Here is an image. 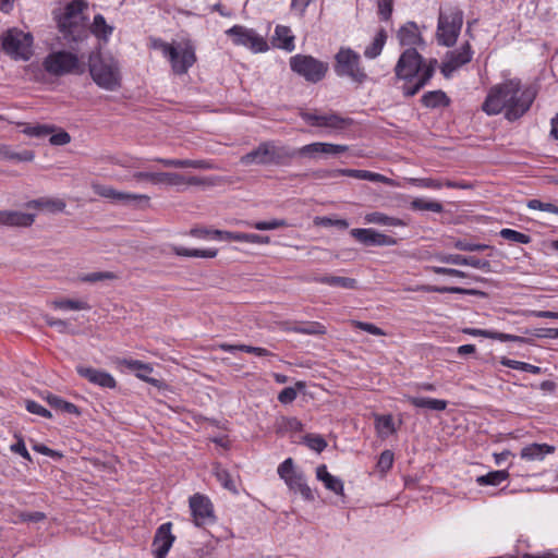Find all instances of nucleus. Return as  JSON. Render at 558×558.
Listing matches in <instances>:
<instances>
[{
	"label": "nucleus",
	"mask_w": 558,
	"mask_h": 558,
	"mask_svg": "<svg viewBox=\"0 0 558 558\" xmlns=\"http://www.w3.org/2000/svg\"><path fill=\"white\" fill-rule=\"evenodd\" d=\"M376 429L379 435H391L396 432L393 418L390 414L377 415L375 418Z\"/></svg>",
	"instance_id": "8fccbe9b"
},
{
	"label": "nucleus",
	"mask_w": 558,
	"mask_h": 558,
	"mask_svg": "<svg viewBox=\"0 0 558 558\" xmlns=\"http://www.w3.org/2000/svg\"><path fill=\"white\" fill-rule=\"evenodd\" d=\"M248 227L254 228L256 230H275L279 228L288 227V222L284 219H271L269 221H256L252 223H247Z\"/></svg>",
	"instance_id": "052dcab7"
},
{
	"label": "nucleus",
	"mask_w": 558,
	"mask_h": 558,
	"mask_svg": "<svg viewBox=\"0 0 558 558\" xmlns=\"http://www.w3.org/2000/svg\"><path fill=\"white\" fill-rule=\"evenodd\" d=\"M168 185L175 186L180 190L181 186L187 185H204L206 184V179L197 177V175H184L178 172H156V182L155 185Z\"/></svg>",
	"instance_id": "412c9836"
},
{
	"label": "nucleus",
	"mask_w": 558,
	"mask_h": 558,
	"mask_svg": "<svg viewBox=\"0 0 558 558\" xmlns=\"http://www.w3.org/2000/svg\"><path fill=\"white\" fill-rule=\"evenodd\" d=\"M534 100V94L515 80H507L494 85L482 105V110L488 116H496L505 111L508 121L520 119L530 108Z\"/></svg>",
	"instance_id": "f257e3e1"
},
{
	"label": "nucleus",
	"mask_w": 558,
	"mask_h": 558,
	"mask_svg": "<svg viewBox=\"0 0 558 558\" xmlns=\"http://www.w3.org/2000/svg\"><path fill=\"white\" fill-rule=\"evenodd\" d=\"M114 278H116V275L113 272L96 271V272H90V274L84 275L80 279L83 282L94 283V282L102 281V280H112Z\"/></svg>",
	"instance_id": "338daca9"
},
{
	"label": "nucleus",
	"mask_w": 558,
	"mask_h": 558,
	"mask_svg": "<svg viewBox=\"0 0 558 558\" xmlns=\"http://www.w3.org/2000/svg\"><path fill=\"white\" fill-rule=\"evenodd\" d=\"M378 15L383 21H388L393 11V0H377Z\"/></svg>",
	"instance_id": "774afa93"
},
{
	"label": "nucleus",
	"mask_w": 558,
	"mask_h": 558,
	"mask_svg": "<svg viewBox=\"0 0 558 558\" xmlns=\"http://www.w3.org/2000/svg\"><path fill=\"white\" fill-rule=\"evenodd\" d=\"M87 8V4L83 0H72L64 8V13L59 17L58 21H74L81 19H87L84 16L83 11Z\"/></svg>",
	"instance_id": "c9c22d12"
},
{
	"label": "nucleus",
	"mask_w": 558,
	"mask_h": 558,
	"mask_svg": "<svg viewBox=\"0 0 558 558\" xmlns=\"http://www.w3.org/2000/svg\"><path fill=\"white\" fill-rule=\"evenodd\" d=\"M435 62H432V64L428 68H425L423 74L420 78H415L413 82L414 84L411 86H404L403 87V95L405 97H413L416 95L427 83L432 80L434 76V68L433 64Z\"/></svg>",
	"instance_id": "4c0bfd02"
},
{
	"label": "nucleus",
	"mask_w": 558,
	"mask_h": 558,
	"mask_svg": "<svg viewBox=\"0 0 558 558\" xmlns=\"http://www.w3.org/2000/svg\"><path fill=\"white\" fill-rule=\"evenodd\" d=\"M287 486L295 493L299 492L303 499L307 501H313L315 499L314 494L311 487L306 484L305 477L302 473L289 478Z\"/></svg>",
	"instance_id": "f704fd0d"
},
{
	"label": "nucleus",
	"mask_w": 558,
	"mask_h": 558,
	"mask_svg": "<svg viewBox=\"0 0 558 558\" xmlns=\"http://www.w3.org/2000/svg\"><path fill=\"white\" fill-rule=\"evenodd\" d=\"M555 452V447L547 444H531L521 449L520 457L526 461H542L544 458Z\"/></svg>",
	"instance_id": "bb28decb"
},
{
	"label": "nucleus",
	"mask_w": 558,
	"mask_h": 558,
	"mask_svg": "<svg viewBox=\"0 0 558 558\" xmlns=\"http://www.w3.org/2000/svg\"><path fill=\"white\" fill-rule=\"evenodd\" d=\"M76 372L81 377L101 388L114 389L117 387L114 377L105 371L88 366H77Z\"/></svg>",
	"instance_id": "5701e85b"
},
{
	"label": "nucleus",
	"mask_w": 558,
	"mask_h": 558,
	"mask_svg": "<svg viewBox=\"0 0 558 558\" xmlns=\"http://www.w3.org/2000/svg\"><path fill=\"white\" fill-rule=\"evenodd\" d=\"M428 292H437V293H454V294H468V295H477L480 291L474 289H463L459 287H427L425 289Z\"/></svg>",
	"instance_id": "bf43d9fd"
},
{
	"label": "nucleus",
	"mask_w": 558,
	"mask_h": 558,
	"mask_svg": "<svg viewBox=\"0 0 558 558\" xmlns=\"http://www.w3.org/2000/svg\"><path fill=\"white\" fill-rule=\"evenodd\" d=\"M226 35L232 38L234 45L244 46L254 52H265L268 50L267 41L253 28L234 25L226 31Z\"/></svg>",
	"instance_id": "f8f14e48"
},
{
	"label": "nucleus",
	"mask_w": 558,
	"mask_h": 558,
	"mask_svg": "<svg viewBox=\"0 0 558 558\" xmlns=\"http://www.w3.org/2000/svg\"><path fill=\"white\" fill-rule=\"evenodd\" d=\"M193 522L204 526L215 522L214 506L207 496L195 494L189 500Z\"/></svg>",
	"instance_id": "2eb2a0df"
},
{
	"label": "nucleus",
	"mask_w": 558,
	"mask_h": 558,
	"mask_svg": "<svg viewBox=\"0 0 558 558\" xmlns=\"http://www.w3.org/2000/svg\"><path fill=\"white\" fill-rule=\"evenodd\" d=\"M408 402L420 409H427L430 411H445L447 408V401L442 399H433L428 397L407 396Z\"/></svg>",
	"instance_id": "c756f323"
},
{
	"label": "nucleus",
	"mask_w": 558,
	"mask_h": 558,
	"mask_svg": "<svg viewBox=\"0 0 558 558\" xmlns=\"http://www.w3.org/2000/svg\"><path fill=\"white\" fill-rule=\"evenodd\" d=\"M277 472L286 484L288 483L289 478H292L294 475L299 474V472L294 471V463L292 458H288L282 463H280Z\"/></svg>",
	"instance_id": "680f3d73"
},
{
	"label": "nucleus",
	"mask_w": 558,
	"mask_h": 558,
	"mask_svg": "<svg viewBox=\"0 0 558 558\" xmlns=\"http://www.w3.org/2000/svg\"><path fill=\"white\" fill-rule=\"evenodd\" d=\"M432 62L434 72L438 65V61L435 58L428 60L418 53L416 48L405 49L399 57L395 65V75L398 80L407 83H412L415 78H420L425 68H428Z\"/></svg>",
	"instance_id": "20e7f679"
},
{
	"label": "nucleus",
	"mask_w": 558,
	"mask_h": 558,
	"mask_svg": "<svg viewBox=\"0 0 558 558\" xmlns=\"http://www.w3.org/2000/svg\"><path fill=\"white\" fill-rule=\"evenodd\" d=\"M154 48L160 49L163 56L168 58L174 74H186L196 62L195 46L191 39H184L177 45L156 39L154 40Z\"/></svg>",
	"instance_id": "7ed1b4c3"
},
{
	"label": "nucleus",
	"mask_w": 558,
	"mask_h": 558,
	"mask_svg": "<svg viewBox=\"0 0 558 558\" xmlns=\"http://www.w3.org/2000/svg\"><path fill=\"white\" fill-rule=\"evenodd\" d=\"M474 51L469 41L462 44L458 49L447 51L440 65V72L446 78L461 66L471 62Z\"/></svg>",
	"instance_id": "ddd939ff"
},
{
	"label": "nucleus",
	"mask_w": 558,
	"mask_h": 558,
	"mask_svg": "<svg viewBox=\"0 0 558 558\" xmlns=\"http://www.w3.org/2000/svg\"><path fill=\"white\" fill-rule=\"evenodd\" d=\"M89 34L92 33L95 35L98 39H101L104 41H108L109 37L113 33V27L108 25L104 15L96 14L94 16L93 23L89 25Z\"/></svg>",
	"instance_id": "72a5a7b5"
},
{
	"label": "nucleus",
	"mask_w": 558,
	"mask_h": 558,
	"mask_svg": "<svg viewBox=\"0 0 558 558\" xmlns=\"http://www.w3.org/2000/svg\"><path fill=\"white\" fill-rule=\"evenodd\" d=\"M303 442L317 453L323 452L327 447V441L318 434H307L303 437Z\"/></svg>",
	"instance_id": "4d7b16f0"
},
{
	"label": "nucleus",
	"mask_w": 558,
	"mask_h": 558,
	"mask_svg": "<svg viewBox=\"0 0 558 558\" xmlns=\"http://www.w3.org/2000/svg\"><path fill=\"white\" fill-rule=\"evenodd\" d=\"M500 364L512 369L523 371L534 375H538L542 373V368L539 366L526 362L511 360L508 357H501Z\"/></svg>",
	"instance_id": "09e8293b"
},
{
	"label": "nucleus",
	"mask_w": 558,
	"mask_h": 558,
	"mask_svg": "<svg viewBox=\"0 0 558 558\" xmlns=\"http://www.w3.org/2000/svg\"><path fill=\"white\" fill-rule=\"evenodd\" d=\"M349 149L347 145L315 142L299 148H291L292 160L295 157L317 159L322 155L338 156Z\"/></svg>",
	"instance_id": "4468645a"
},
{
	"label": "nucleus",
	"mask_w": 558,
	"mask_h": 558,
	"mask_svg": "<svg viewBox=\"0 0 558 558\" xmlns=\"http://www.w3.org/2000/svg\"><path fill=\"white\" fill-rule=\"evenodd\" d=\"M58 26L63 37L73 43H80L88 38L89 27L88 19L74 21H58Z\"/></svg>",
	"instance_id": "aec40b11"
},
{
	"label": "nucleus",
	"mask_w": 558,
	"mask_h": 558,
	"mask_svg": "<svg viewBox=\"0 0 558 558\" xmlns=\"http://www.w3.org/2000/svg\"><path fill=\"white\" fill-rule=\"evenodd\" d=\"M290 69L308 83L323 81L329 70V64L310 54H295L289 60Z\"/></svg>",
	"instance_id": "1a4fd4ad"
},
{
	"label": "nucleus",
	"mask_w": 558,
	"mask_h": 558,
	"mask_svg": "<svg viewBox=\"0 0 558 558\" xmlns=\"http://www.w3.org/2000/svg\"><path fill=\"white\" fill-rule=\"evenodd\" d=\"M220 349L225 352H230V353H233L235 351H242V352L251 353V354H254V355L260 356V357L274 355L270 351H268L265 348L253 347V345H247V344L222 343V344H220Z\"/></svg>",
	"instance_id": "a19ab883"
},
{
	"label": "nucleus",
	"mask_w": 558,
	"mask_h": 558,
	"mask_svg": "<svg viewBox=\"0 0 558 558\" xmlns=\"http://www.w3.org/2000/svg\"><path fill=\"white\" fill-rule=\"evenodd\" d=\"M215 475L217 481L223 486V488L230 490L233 494H238L235 482L232 475L223 468L217 466L215 469Z\"/></svg>",
	"instance_id": "3c124183"
},
{
	"label": "nucleus",
	"mask_w": 558,
	"mask_h": 558,
	"mask_svg": "<svg viewBox=\"0 0 558 558\" xmlns=\"http://www.w3.org/2000/svg\"><path fill=\"white\" fill-rule=\"evenodd\" d=\"M114 363L119 368L125 367L126 369L134 372L137 378L153 385L154 387L161 388L163 386L162 380L149 377V374L153 373L154 368L148 363H144L140 360L120 357H118Z\"/></svg>",
	"instance_id": "a211bd4d"
},
{
	"label": "nucleus",
	"mask_w": 558,
	"mask_h": 558,
	"mask_svg": "<svg viewBox=\"0 0 558 558\" xmlns=\"http://www.w3.org/2000/svg\"><path fill=\"white\" fill-rule=\"evenodd\" d=\"M393 464V452L391 450H384L377 461V469L386 473L388 472Z\"/></svg>",
	"instance_id": "69168bd1"
},
{
	"label": "nucleus",
	"mask_w": 558,
	"mask_h": 558,
	"mask_svg": "<svg viewBox=\"0 0 558 558\" xmlns=\"http://www.w3.org/2000/svg\"><path fill=\"white\" fill-rule=\"evenodd\" d=\"M240 162L244 166H290L292 162L291 147L277 145L274 141L260 143L255 149L243 155Z\"/></svg>",
	"instance_id": "f03ea898"
},
{
	"label": "nucleus",
	"mask_w": 558,
	"mask_h": 558,
	"mask_svg": "<svg viewBox=\"0 0 558 558\" xmlns=\"http://www.w3.org/2000/svg\"><path fill=\"white\" fill-rule=\"evenodd\" d=\"M35 220V215L17 210H0V226L29 227Z\"/></svg>",
	"instance_id": "393cba45"
},
{
	"label": "nucleus",
	"mask_w": 558,
	"mask_h": 558,
	"mask_svg": "<svg viewBox=\"0 0 558 558\" xmlns=\"http://www.w3.org/2000/svg\"><path fill=\"white\" fill-rule=\"evenodd\" d=\"M34 157L35 154L32 150H23L21 153H15L11 149L9 145L0 144V159L14 160L19 162H28L32 161Z\"/></svg>",
	"instance_id": "37998d69"
},
{
	"label": "nucleus",
	"mask_w": 558,
	"mask_h": 558,
	"mask_svg": "<svg viewBox=\"0 0 558 558\" xmlns=\"http://www.w3.org/2000/svg\"><path fill=\"white\" fill-rule=\"evenodd\" d=\"M421 102L426 108L438 109L449 107L451 104V99L447 96V94L444 90L437 89L426 92L422 96Z\"/></svg>",
	"instance_id": "c85d7f7f"
},
{
	"label": "nucleus",
	"mask_w": 558,
	"mask_h": 558,
	"mask_svg": "<svg viewBox=\"0 0 558 558\" xmlns=\"http://www.w3.org/2000/svg\"><path fill=\"white\" fill-rule=\"evenodd\" d=\"M499 235L507 241L520 244H529L532 241L529 234L509 228L501 229Z\"/></svg>",
	"instance_id": "864d4df0"
},
{
	"label": "nucleus",
	"mask_w": 558,
	"mask_h": 558,
	"mask_svg": "<svg viewBox=\"0 0 558 558\" xmlns=\"http://www.w3.org/2000/svg\"><path fill=\"white\" fill-rule=\"evenodd\" d=\"M314 282L327 284L335 288L347 290H354L357 288V281L354 278L340 277V276H316L313 278Z\"/></svg>",
	"instance_id": "7c9ffc66"
},
{
	"label": "nucleus",
	"mask_w": 558,
	"mask_h": 558,
	"mask_svg": "<svg viewBox=\"0 0 558 558\" xmlns=\"http://www.w3.org/2000/svg\"><path fill=\"white\" fill-rule=\"evenodd\" d=\"M217 235L220 236V241H227V242H245V243H253V244H269L270 238L268 235H260L256 233H244V232H232V231H225V232H216Z\"/></svg>",
	"instance_id": "a878e982"
},
{
	"label": "nucleus",
	"mask_w": 558,
	"mask_h": 558,
	"mask_svg": "<svg viewBox=\"0 0 558 558\" xmlns=\"http://www.w3.org/2000/svg\"><path fill=\"white\" fill-rule=\"evenodd\" d=\"M171 250L178 256L197 257V258H214V257H216V255L218 253V251L216 248H207V250L185 248V247L177 246V245H172Z\"/></svg>",
	"instance_id": "ea45409f"
},
{
	"label": "nucleus",
	"mask_w": 558,
	"mask_h": 558,
	"mask_svg": "<svg viewBox=\"0 0 558 558\" xmlns=\"http://www.w3.org/2000/svg\"><path fill=\"white\" fill-rule=\"evenodd\" d=\"M155 161L161 163L165 167L171 168H194V169H210V165L205 160H192V159H171V158H156Z\"/></svg>",
	"instance_id": "2f4dec72"
},
{
	"label": "nucleus",
	"mask_w": 558,
	"mask_h": 558,
	"mask_svg": "<svg viewBox=\"0 0 558 558\" xmlns=\"http://www.w3.org/2000/svg\"><path fill=\"white\" fill-rule=\"evenodd\" d=\"M435 259L445 264L471 266L484 271H490L492 269V264L489 260L481 259L475 256H463L460 254H437L435 255Z\"/></svg>",
	"instance_id": "4be33fe9"
},
{
	"label": "nucleus",
	"mask_w": 558,
	"mask_h": 558,
	"mask_svg": "<svg viewBox=\"0 0 558 558\" xmlns=\"http://www.w3.org/2000/svg\"><path fill=\"white\" fill-rule=\"evenodd\" d=\"M23 125H24V129L22 130V132L25 135L31 136V137L41 138V137L52 134L56 131V126L50 125V124L37 123V124H23Z\"/></svg>",
	"instance_id": "de8ad7c7"
},
{
	"label": "nucleus",
	"mask_w": 558,
	"mask_h": 558,
	"mask_svg": "<svg viewBox=\"0 0 558 558\" xmlns=\"http://www.w3.org/2000/svg\"><path fill=\"white\" fill-rule=\"evenodd\" d=\"M397 38L401 46H407L409 48H415L425 45V40L420 32V28L413 21L407 22L399 28Z\"/></svg>",
	"instance_id": "b1692460"
},
{
	"label": "nucleus",
	"mask_w": 558,
	"mask_h": 558,
	"mask_svg": "<svg viewBox=\"0 0 558 558\" xmlns=\"http://www.w3.org/2000/svg\"><path fill=\"white\" fill-rule=\"evenodd\" d=\"M350 234L356 241L367 246H393L398 243L397 239L372 228H355L350 231Z\"/></svg>",
	"instance_id": "f3484780"
},
{
	"label": "nucleus",
	"mask_w": 558,
	"mask_h": 558,
	"mask_svg": "<svg viewBox=\"0 0 558 558\" xmlns=\"http://www.w3.org/2000/svg\"><path fill=\"white\" fill-rule=\"evenodd\" d=\"M172 523H162L155 533L153 539V555L155 558H166L172 547L175 536L171 533Z\"/></svg>",
	"instance_id": "6ab92c4d"
},
{
	"label": "nucleus",
	"mask_w": 558,
	"mask_h": 558,
	"mask_svg": "<svg viewBox=\"0 0 558 558\" xmlns=\"http://www.w3.org/2000/svg\"><path fill=\"white\" fill-rule=\"evenodd\" d=\"M333 71L339 77H347L359 85L368 80L362 66L361 56L351 48L341 47L335 54Z\"/></svg>",
	"instance_id": "423d86ee"
},
{
	"label": "nucleus",
	"mask_w": 558,
	"mask_h": 558,
	"mask_svg": "<svg viewBox=\"0 0 558 558\" xmlns=\"http://www.w3.org/2000/svg\"><path fill=\"white\" fill-rule=\"evenodd\" d=\"M453 247L464 252H481L485 250H493V246L488 244L474 243L462 239L454 241Z\"/></svg>",
	"instance_id": "13d9d810"
},
{
	"label": "nucleus",
	"mask_w": 558,
	"mask_h": 558,
	"mask_svg": "<svg viewBox=\"0 0 558 558\" xmlns=\"http://www.w3.org/2000/svg\"><path fill=\"white\" fill-rule=\"evenodd\" d=\"M526 206L533 210H542L558 215V206L551 203H545L537 198L529 199Z\"/></svg>",
	"instance_id": "0e129e2a"
},
{
	"label": "nucleus",
	"mask_w": 558,
	"mask_h": 558,
	"mask_svg": "<svg viewBox=\"0 0 558 558\" xmlns=\"http://www.w3.org/2000/svg\"><path fill=\"white\" fill-rule=\"evenodd\" d=\"M387 37V32L384 28H380L374 37L372 44L365 48L364 56L368 59L377 58L383 51Z\"/></svg>",
	"instance_id": "79ce46f5"
},
{
	"label": "nucleus",
	"mask_w": 558,
	"mask_h": 558,
	"mask_svg": "<svg viewBox=\"0 0 558 558\" xmlns=\"http://www.w3.org/2000/svg\"><path fill=\"white\" fill-rule=\"evenodd\" d=\"M411 208L414 210H427L433 213H441L444 210V207L439 202L425 198L413 199L411 203Z\"/></svg>",
	"instance_id": "603ef678"
},
{
	"label": "nucleus",
	"mask_w": 558,
	"mask_h": 558,
	"mask_svg": "<svg viewBox=\"0 0 558 558\" xmlns=\"http://www.w3.org/2000/svg\"><path fill=\"white\" fill-rule=\"evenodd\" d=\"M509 473L506 470H497L488 472L485 475L477 476L476 483L480 486H498L508 480Z\"/></svg>",
	"instance_id": "c03bdc74"
},
{
	"label": "nucleus",
	"mask_w": 558,
	"mask_h": 558,
	"mask_svg": "<svg viewBox=\"0 0 558 558\" xmlns=\"http://www.w3.org/2000/svg\"><path fill=\"white\" fill-rule=\"evenodd\" d=\"M463 25V11L458 7H451L447 11L439 12L436 38L444 47L456 45Z\"/></svg>",
	"instance_id": "0eeeda50"
},
{
	"label": "nucleus",
	"mask_w": 558,
	"mask_h": 558,
	"mask_svg": "<svg viewBox=\"0 0 558 558\" xmlns=\"http://www.w3.org/2000/svg\"><path fill=\"white\" fill-rule=\"evenodd\" d=\"M301 119L311 126L324 128L330 132H341L353 124V119L341 117L336 112L323 113L318 110H301Z\"/></svg>",
	"instance_id": "9d476101"
},
{
	"label": "nucleus",
	"mask_w": 558,
	"mask_h": 558,
	"mask_svg": "<svg viewBox=\"0 0 558 558\" xmlns=\"http://www.w3.org/2000/svg\"><path fill=\"white\" fill-rule=\"evenodd\" d=\"M366 223L381 225V226H391V227H404L407 222H404L400 218L387 216L380 211H373L366 214L364 217Z\"/></svg>",
	"instance_id": "e433bc0d"
},
{
	"label": "nucleus",
	"mask_w": 558,
	"mask_h": 558,
	"mask_svg": "<svg viewBox=\"0 0 558 558\" xmlns=\"http://www.w3.org/2000/svg\"><path fill=\"white\" fill-rule=\"evenodd\" d=\"M412 183L420 187L433 189V190H439L442 186H447L449 189H464L465 187V185L454 182V181L448 180L445 183H442L440 180L433 179V178L412 179Z\"/></svg>",
	"instance_id": "58836bf2"
},
{
	"label": "nucleus",
	"mask_w": 558,
	"mask_h": 558,
	"mask_svg": "<svg viewBox=\"0 0 558 558\" xmlns=\"http://www.w3.org/2000/svg\"><path fill=\"white\" fill-rule=\"evenodd\" d=\"M26 206L28 208L46 209L50 213H61L65 208V203L60 198L41 197L28 202Z\"/></svg>",
	"instance_id": "473e14b6"
},
{
	"label": "nucleus",
	"mask_w": 558,
	"mask_h": 558,
	"mask_svg": "<svg viewBox=\"0 0 558 558\" xmlns=\"http://www.w3.org/2000/svg\"><path fill=\"white\" fill-rule=\"evenodd\" d=\"M46 400H47L48 404L56 410H60V411L69 413V414H74L76 416L81 415V411H80L78 407H76L74 403L63 400L62 398H60L58 396L49 393L47 396Z\"/></svg>",
	"instance_id": "a18cd8bd"
},
{
	"label": "nucleus",
	"mask_w": 558,
	"mask_h": 558,
	"mask_svg": "<svg viewBox=\"0 0 558 558\" xmlns=\"http://www.w3.org/2000/svg\"><path fill=\"white\" fill-rule=\"evenodd\" d=\"M316 477L318 481H322L324 483V486L328 489L333 492L337 495H343V483L342 481L330 474L327 470V466L325 464H320L316 469Z\"/></svg>",
	"instance_id": "cd10ccee"
},
{
	"label": "nucleus",
	"mask_w": 558,
	"mask_h": 558,
	"mask_svg": "<svg viewBox=\"0 0 558 558\" xmlns=\"http://www.w3.org/2000/svg\"><path fill=\"white\" fill-rule=\"evenodd\" d=\"M3 51L14 60L27 61L33 54V36L19 28H9L1 37Z\"/></svg>",
	"instance_id": "6e6552de"
},
{
	"label": "nucleus",
	"mask_w": 558,
	"mask_h": 558,
	"mask_svg": "<svg viewBox=\"0 0 558 558\" xmlns=\"http://www.w3.org/2000/svg\"><path fill=\"white\" fill-rule=\"evenodd\" d=\"M92 189L95 192V194H97L101 197H105V198L112 199L118 203L135 204V205H140L142 203L145 205H148V203H149V196L144 195V194L119 192L111 186L102 185L99 183H93Z\"/></svg>",
	"instance_id": "dca6fc26"
},
{
	"label": "nucleus",
	"mask_w": 558,
	"mask_h": 558,
	"mask_svg": "<svg viewBox=\"0 0 558 558\" xmlns=\"http://www.w3.org/2000/svg\"><path fill=\"white\" fill-rule=\"evenodd\" d=\"M53 305L61 310H72V311L90 310V305L86 301H82V300L63 299V300L54 301Z\"/></svg>",
	"instance_id": "6e6d98bb"
},
{
	"label": "nucleus",
	"mask_w": 558,
	"mask_h": 558,
	"mask_svg": "<svg viewBox=\"0 0 558 558\" xmlns=\"http://www.w3.org/2000/svg\"><path fill=\"white\" fill-rule=\"evenodd\" d=\"M301 335L320 336L326 333V327L318 322L301 323Z\"/></svg>",
	"instance_id": "e2e57ef3"
},
{
	"label": "nucleus",
	"mask_w": 558,
	"mask_h": 558,
	"mask_svg": "<svg viewBox=\"0 0 558 558\" xmlns=\"http://www.w3.org/2000/svg\"><path fill=\"white\" fill-rule=\"evenodd\" d=\"M275 35L278 40L281 43L279 44V47L287 50L292 51L294 50V36L291 33L290 27L283 26V25H277L275 29Z\"/></svg>",
	"instance_id": "49530a36"
},
{
	"label": "nucleus",
	"mask_w": 558,
	"mask_h": 558,
	"mask_svg": "<svg viewBox=\"0 0 558 558\" xmlns=\"http://www.w3.org/2000/svg\"><path fill=\"white\" fill-rule=\"evenodd\" d=\"M43 65L49 74L56 76H61L80 70L77 56L65 50L49 53L45 58Z\"/></svg>",
	"instance_id": "9b49d317"
},
{
	"label": "nucleus",
	"mask_w": 558,
	"mask_h": 558,
	"mask_svg": "<svg viewBox=\"0 0 558 558\" xmlns=\"http://www.w3.org/2000/svg\"><path fill=\"white\" fill-rule=\"evenodd\" d=\"M89 73L94 82L107 90H116L121 86L120 66L111 57L90 56Z\"/></svg>",
	"instance_id": "39448f33"
},
{
	"label": "nucleus",
	"mask_w": 558,
	"mask_h": 558,
	"mask_svg": "<svg viewBox=\"0 0 558 558\" xmlns=\"http://www.w3.org/2000/svg\"><path fill=\"white\" fill-rule=\"evenodd\" d=\"M362 171L363 170H359V169L323 170V171L318 172L319 173L318 177L319 178H324V177L337 178V177L342 175V177H349V178L361 180Z\"/></svg>",
	"instance_id": "5fc2aeb1"
}]
</instances>
